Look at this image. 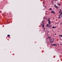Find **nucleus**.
Returning a JSON list of instances; mask_svg holds the SVG:
<instances>
[{"instance_id": "1", "label": "nucleus", "mask_w": 62, "mask_h": 62, "mask_svg": "<svg viewBox=\"0 0 62 62\" xmlns=\"http://www.w3.org/2000/svg\"><path fill=\"white\" fill-rule=\"evenodd\" d=\"M47 21H48V23L49 25L50 24H51V22H50V21L49 20H47Z\"/></svg>"}, {"instance_id": "2", "label": "nucleus", "mask_w": 62, "mask_h": 62, "mask_svg": "<svg viewBox=\"0 0 62 62\" xmlns=\"http://www.w3.org/2000/svg\"><path fill=\"white\" fill-rule=\"evenodd\" d=\"M46 27H48V26H49V27H50L51 26H49L48 24H47V25H46Z\"/></svg>"}, {"instance_id": "3", "label": "nucleus", "mask_w": 62, "mask_h": 62, "mask_svg": "<svg viewBox=\"0 0 62 62\" xmlns=\"http://www.w3.org/2000/svg\"><path fill=\"white\" fill-rule=\"evenodd\" d=\"M54 6L56 8V9H57L58 7H57V6H56V5H54Z\"/></svg>"}, {"instance_id": "4", "label": "nucleus", "mask_w": 62, "mask_h": 62, "mask_svg": "<svg viewBox=\"0 0 62 62\" xmlns=\"http://www.w3.org/2000/svg\"><path fill=\"white\" fill-rule=\"evenodd\" d=\"M52 46L53 45H54V46H56V45H55V44H53L52 45Z\"/></svg>"}, {"instance_id": "5", "label": "nucleus", "mask_w": 62, "mask_h": 62, "mask_svg": "<svg viewBox=\"0 0 62 62\" xmlns=\"http://www.w3.org/2000/svg\"><path fill=\"white\" fill-rule=\"evenodd\" d=\"M59 16V17H58V18H61L60 16H61V15H60H60Z\"/></svg>"}, {"instance_id": "6", "label": "nucleus", "mask_w": 62, "mask_h": 62, "mask_svg": "<svg viewBox=\"0 0 62 62\" xmlns=\"http://www.w3.org/2000/svg\"><path fill=\"white\" fill-rule=\"evenodd\" d=\"M10 35H7V37H10Z\"/></svg>"}, {"instance_id": "7", "label": "nucleus", "mask_w": 62, "mask_h": 62, "mask_svg": "<svg viewBox=\"0 0 62 62\" xmlns=\"http://www.w3.org/2000/svg\"><path fill=\"white\" fill-rule=\"evenodd\" d=\"M59 36H60L61 37H62V35H59Z\"/></svg>"}, {"instance_id": "8", "label": "nucleus", "mask_w": 62, "mask_h": 62, "mask_svg": "<svg viewBox=\"0 0 62 62\" xmlns=\"http://www.w3.org/2000/svg\"><path fill=\"white\" fill-rule=\"evenodd\" d=\"M52 28H55V27L53 26L52 27Z\"/></svg>"}, {"instance_id": "9", "label": "nucleus", "mask_w": 62, "mask_h": 62, "mask_svg": "<svg viewBox=\"0 0 62 62\" xmlns=\"http://www.w3.org/2000/svg\"><path fill=\"white\" fill-rule=\"evenodd\" d=\"M53 13L54 14L55 13V12H54V11H53Z\"/></svg>"}, {"instance_id": "10", "label": "nucleus", "mask_w": 62, "mask_h": 62, "mask_svg": "<svg viewBox=\"0 0 62 62\" xmlns=\"http://www.w3.org/2000/svg\"><path fill=\"white\" fill-rule=\"evenodd\" d=\"M58 6H60V4H58Z\"/></svg>"}, {"instance_id": "11", "label": "nucleus", "mask_w": 62, "mask_h": 62, "mask_svg": "<svg viewBox=\"0 0 62 62\" xmlns=\"http://www.w3.org/2000/svg\"><path fill=\"white\" fill-rule=\"evenodd\" d=\"M60 15H62V12H61V14H60Z\"/></svg>"}, {"instance_id": "12", "label": "nucleus", "mask_w": 62, "mask_h": 62, "mask_svg": "<svg viewBox=\"0 0 62 62\" xmlns=\"http://www.w3.org/2000/svg\"><path fill=\"white\" fill-rule=\"evenodd\" d=\"M51 13H53V11H51Z\"/></svg>"}, {"instance_id": "13", "label": "nucleus", "mask_w": 62, "mask_h": 62, "mask_svg": "<svg viewBox=\"0 0 62 62\" xmlns=\"http://www.w3.org/2000/svg\"><path fill=\"white\" fill-rule=\"evenodd\" d=\"M44 26V24H43V27Z\"/></svg>"}, {"instance_id": "14", "label": "nucleus", "mask_w": 62, "mask_h": 62, "mask_svg": "<svg viewBox=\"0 0 62 62\" xmlns=\"http://www.w3.org/2000/svg\"><path fill=\"white\" fill-rule=\"evenodd\" d=\"M49 9H50V10H52V8H49Z\"/></svg>"}, {"instance_id": "15", "label": "nucleus", "mask_w": 62, "mask_h": 62, "mask_svg": "<svg viewBox=\"0 0 62 62\" xmlns=\"http://www.w3.org/2000/svg\"><path fill=\"white\" fill-rule=\"evenodd\" d=\"M61 11H62L61 10L60 11H60V12H61Z\"/></svg>"}, {"instance_id": "16", "label": "nucleus", "mask_w": 62, "mask_h": 62, "mask_svg": "<svg viewBox=\"0 0 62 62\" xmlns=\"http://www.w3.org/2000/svg\"><path fill=\"white\" fill-rule=\"evenodd\" d=\"M44 22V21H43L42 22V23H43V22Z\"/></svg>"}, {"instance_id": "17", "label": "nucleus", "mask_w": 62, "mask_h": 62, "mask_svg": "<svg viewBox=\"0 0 62 62\" xmlns=\"http://www.w3.org/2000/svg\"><path fill=\"white\" fill-rule=\"evenodd\" d=\"M61 12H60V11H59V13H60Z\"/></svg>"}, {"instance_id": "18", "label": "nucleus", "mask_w": 62, "mask_h": 62, "mask_svg": "<svg viewBox=\"0 0 62 62\" xmlns=\"http://www.w3.org/2000/svg\"><path fill=\"white\" fill-rule=\"evenodd\" d=\"M49 39H50V38H51V37H49Z\"/></svg>"}, {"instance_id": "19", "label": "nucleus", "mask_w": 62, "mask_h": 62, "mask_svg": "<svg viewBox=\"0 0 62 62\" xmlns=\"http://www.w3.org/2000/svg\"><path fill=\"white\" fill-rule=\"evenodd\" d=\"M1 11H0V13H1Z\"/></svg>"}, {"instance_id": "20", "label": "nucleus", "mask_w": 62, "mask_h": 62, "mask_svg": "<svg viewBox=\"0 0 62 62\" xmlns=\"http://www.w3.org/2000/svg\"><path fill=\"white\" fill-rule=\"evenodd\" d=\"M43 23V24H44V23Z\"/></svg>"}, {"instance_id": "21", "label": "nucleus", "mask_w": 62, "mask_h": 62, "mask_svg": "<svg viewBox=\"0 0 62 62\" xmlns=\"http://www.w3.org/2000/svg\"><path fill=\"white\" fill-rule=\"evenodd\" d=\"M45 19V18L44 17V18H43V19Z\"/></svg>"}, {"instance_id": "22", "label": "nucleus", "mask_w": 62, "mask_h": 62, "mask_svg": "<svg viewBox=\"0 0 62 62\" xmlns=\"http://www.w3.org/2000/svg\"><path fill=\"white\" fill-rule=\"evenodd\" d=\"M62 45V44H61V45Z\"/></svg>"}, {"instance_id": "23", "label": "nucleus", "mask_w": 62, "mask_h": 62, "mask_svg": "<svg viewBox=\"0 0 62 62\" xmlns=\"http://www.w3.org/2000/svg\"><path fill=\"white\" fill-rule=\"evenodd\" d=\"M61 16L62 17V16Z\"/></svg>"}, {"instance_id": "24", "label": "nucleus", "mask_w": 62, "mask_h": 62, "mask_svg": "<svg viewBox=\"0 0 62 62\" xmlns=\"http://www.w3.org/2000/svg\"><path fill=\"white\" fill-rule=\"evenodd\" d=\"M54 35H56V34H55Z\"/></svg>"}, {"instance_id": "25", "label": "nucleus", "mask_w": 62, "mask_h": 62, "mask_svg": "<svg viewBox=\"0 0 62 62\" xmlns=\"http://www.w3.org/2000/svg\"><path fill=\"white\" fill-rule=\"evenodd\" d=\"M7 22H8V21H7Z\"/></svg>"}, {"instance_id": "26", "label": "nucleus", "mask_w": 62, "mask_h": 62, "mask_svg": "<svg viewBox=\"0 0 62 62\" xmlns=\"http://www.w3.org/2000/svg\"><path fill=\"white\" fill-rule=\"evenodd\" d=\"M55 1H56V0H55Z\"/></svg>"}, {"instance_id": "27", "label": "nucleus", "mask_w": 62, "mask_h": 62, "mask_svg": "<svg viewBox=\"0 0 62 62\" xmlns=\"http://www.w3.org/2000/svg\"><path fill=\"white\" fill-rule=\"evenodd\" d=\"M41 24V25H42V24Z\"/></svg>"}, {"instance_id": "28", "label": "nucleus", "mask_w": 62, "mask_h": 62, "mask_svg": "<svg viewBox=\"0 0 62 62\" xmlns=\"http://www.w3.org/2000/svg\"><path fill=\"white\" fill-rule=\"evenodd\" d=\"M44 29H45V28H44Z\"/></svg>"}, {"instance_id": "29", "label": "nucleus", "mask_w": 62, "mask_h": 62, "mask_svg": "<svg viewBox=\"0 0 62 62\" xmlns=\"http://www.w3.org/2000/svg\"><path fill=\"white\" fill-rule=\"evenodd\" d=\"M43 0V1H44V0Z\"/></svg>"}]
</instances>
